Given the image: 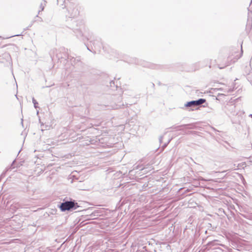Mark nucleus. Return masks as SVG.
Listing matches in <instances>:
<instances>
[{
    "mask_svg": "<svg viewBox=\"0 0 252 252\" xmlns=\"http://www.w3.org/2000/svg\"><path fill=\"white\" fill-rule=\"evenodd\" d=\"M205 99L203 98H200L197 100H193L190 102H187L185 106L186 107H195L199 106L205 102Z\"/></svg>",
    "mask_w": 252,
    "mask_h": 252,
    "instance_id": "f03ea898",
    "label": "nucleus"
},
{
    "mask_svg": "<svg viewBox=\"0 0 252 252\" xmlns=\"http://www.w3.org/2000/svg\"><path fill=\"white\" fill-rule=\"evenodd\" d=\"M32 102L34 104V107L36 108V105L37 104V102L33 97L32 98Z\"/></svg>",
    "mask_w": 252,
    "mask_h": 252,
    "instance_id": "20e7f679",
    "label": "nucleus"
},
{
    "mask_svg": "<svg viewBox=\"0 0 252 252\" xmlns=\"http://www.w3.org/2000/svg\"><path fill=\"white\" fill-rule=\"evenodd\" d=\"M79 206L74 201H65L61 204L60 206L61 210L63 211L70 210L71 209H76Z\"/></svg>",
    "mask_w": 252,
    "mask_h": 252,
    "instance_id": "f257e3e1",
    "label": "nucleus"
},
{
    "mask_svg": "<svg viewBox=\"0 0 252 252\" xmlns=\"http://www.w3.org/2000/svg\"><path fill=\"white\" fill-rule=\"evenodd\" d=\"M230 65V63H226V64H225V65L224 66H223V67H219V68H220V69H222V68H224L225 67H226V66H228V65Z\"/></svg>",
    "mask_w": 252,
    "mask_h": 252,
    "instance_id": "39448f33",
    "label": "nucleus"
},
{
    "mask_svg": "<svg viewBox=\"0 0 252 252\" xmlns=\"http://www.w3.org/2000/svg\"><path fill=\"white\" fill-rule=\"evenodd\" d=\"M45 1L43 3H41L40 4L41 11H43L44 8V6L45 5Z\"/></svg>",
    "mask_w": 252,
    "mask_h": 252,
    "instance_id": "7ed1b4c3",
    "label": "nucleus"
}]
</instances>
